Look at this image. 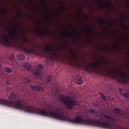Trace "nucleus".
I'll use <instances>...</instances> for the list:
<instances>
[{
	"instance_id": "1",
	"label": "nucleus",
	"mask_w": 129,
	"mask_h": 129,
	"mask_svg": "<svg viewBox=\"0 0 129 129\" xmlns=\"http://www.w3.org/2000/svg\"><path fill=\"white\" fill-rule=\"evenodd\" d=\"M43 50L44 52L48 53L47 54V57L44 61L46 65L53 66V65H54V59L57 57V52H58V49L56 48L54 50L52 45L48 44V46L44 47Z\"/></svg>"
},
{
	"instance_id": "2",
	"label": "nucleus",
	"mask_w": 129,
	"mask_h": 129,
	"mask_svg": "<svg viewBox=\"0 0 129 129\" xmlns=\"http://www.w3.org/2000/svg\"><path fill=\"white\" fill-rule=\"evenodd\" d=\"M59 100L62 103L65 104L66 107L70 110L73 109L75 106L78 105V101L77 100L72 99L69 96L64 97H63V95H60L59 96Z\"/></svg>"
},
{
	"instance_id": "3",
	"label": "nucleus",
	"mask_w": 129,
	"mask_h": 129,
	"mask_svg": "<svg viewBox=\"0 0 129 129\" xmlns=\"http://www.w3.org/2000/svg\"><path fill=\"white\" fill-rule=\"evenodd\" d=\"M53 80V78L51 76H48L46 77V80L44 81L42 83H41L42 81H38V82H35V85H31L30 88L34 90V91H39V92H43L44 91V85L46 83H50V82H52Z\"/></svg>"
},
{
	"instance_id": "4",
	"label": "nucleus",
	"mask_w": 129,
	"mask_h": 129,
	"mask_svg": "<svg viewBox=\"0 0 129 129\" xmlns=\"http://www.w3.org/2000/svg\"><path fill=\"white\" fill-rule=\"evenodd\" d=\"M107 73L108 74H110L112 75L113 78H116V75L113 74V73H119L120 78H118L117 80L119 83H123V84H127V73H118L116 69H113V70H111L110 71H107Z\"/></svg>"
},
{
	"instance_id": "5",
	"label": "nucleus",
	"mask_w": 129,
	"mask_h": 129,
	"mask_svg": "<svg viewBox=\"0 0 129 129\" xmlns=\"http://www.w3.org/2000/svg\"><path fill=\"white\" fill-rule=\"evenodd\" d=\"M70 52L71 53V57L69 56V55H68V54H66L65 56L66 59H67V60H73V59H75L76 61H75V64L76 65V66H77V67H81V66H82V63H81V61H78V58H76V57H75V55L76 54V52L74 51L73 50H70Z\"/></svg>"
},
{
	"instance_id": "6",
	"label": "nucleus",
	"mask_w": 129,
	"mask_h": 129,
	"mask_svg": "<svg viewBox=\"0 0 129 129\" xmlns=\"http://www.w3.org/2000/svg\"><path fill=\"white\" fill-rule=\"evenodd\" d=\"M1 38L4 40L3 42L0 39V44L4 46H8V47H12V42L10 41V37L9 36L2 35Z\"/></svg>"
},
{
	"instance_id": "7",
	"label": "nucleus",
	"mask_w": 129,
	"mask_h": 129,
	"mask_svg": "<svg viewBox=\"0 0 129 129\" xmlns=\"http://www.w3.org/2000/svg\"><path fill=\"white\" fill-rule=\"evenodd\" d=\"M22 50L26 54H33L34 55H38V51L35 48H29L28 47H22Z\"/></svg>"
},
{
	"instance_id": "8",
	"label": "nucleus",
	"mask_w": 129,
	"mask_h": 129,
	"mask_svg": "<svg viewBox=\"0 0 129 129\" xmlns=\"http://www.w3.org/2000/svg\"><path fill=\"white\" fill-rule=\"evenodd\" d=\"M19 37V32H18V29L16 26H14V28L12 29V32H10V38L11 40L16 41Z\"/></svg>"
},
{
	"instance_id": "9",
	"label": "nucleus",
	"mask_w": 129,
	"mask_h": 129,
	"mask_svg": "<svg viewBox=\"0 0 129 129\" xmlns=\"http://www.w3.org/2000/svg\"><path fill=\"white\" fill-rule=\"evenodd\" d=\"M102 64H105L106 66H107V64L104 61V59H101L100 61L98 60V61H96L94 63H92V68H94V69H98L102 67Z\"/></svg>"
},
{
	"instance_id": "10",
	"label": "nucleus",
	"mask_w": 129,
	"mask_h": 129,
	"mask_svg": "<svg viewBox=\"0 0 129 129\" xmlns=\"http://www.w3.org/2000/svg\"><path fill=\"white\" fill-rule=\"evenodd\" d=\"M43 69V65L39 64L37 68L33 71V75H40L42 72L41 70Z\"/></svg>"
},
{
	"instance_id": "11",
	"label": "nucleus",
	"mask_w": 129,
	"mask_h": 129,
	"mask_svg": "<svg viewBox=\"0 0 129 129\" xmlns=\"http://www.w3.org/2000/svg\"><path fill=\"white\" fill-rule=\"evenodd\" d=\"M36 29H37V30H35V34L36 35H40L42 37H44L45 35L49 36V33L46 32V30L44 29V31H41V28L40 27H36Z\"/></svg>"
},
{
	"instance_id": "12",
	"label": "nucleus",
	"mask_w": 129,
	"mask_h": 129,
	"mask_svg": "<svg viewBox=\"0 0 129 129\" xmlns=\"http://www.w3.org/2000/svg\"><path fill=\"white\" fill-rule=\"evenodd\" d=\"M119 91L120 95H122V96H123V97H125L126 98H129V89L126 90V93H123L121 88L119 89Z\"/></svg>"
},
{
	"instance_id": "13",
	"label": "nucleus",
	"mask_w": 129,
	"mask_h": 129,
	"mask_svg": "<svg viewBox=\"0 0 129 129\" xmlns=\"http://www.w3.org/2000/svg\"><path fill=\"white\" fill-rule=\"evenodd\" d=\"M21 81L24 84H30L31 83V79L28 77H25L22 78Z\"/></svg>"
},
{
	"instance_id": "14",
	"label": "nucleus",
	"mask_w": 129,
	"mask_h": 129,
	"mask_svg": "<svg viewBox=\"0 0 129 129\" xmlns=\"http://www.w3.org/2000/svg\"><path fill=\"white\" fill-rule=\"evenodd\" d=\"M23 67L24 69L26 70H31V69H32V66H31V64L28 62H25L23 65Z\"/></svg>"
},
{
	"instance_id": "15",
	"label": "nucleus",
	"mask_w": 129,
	"mask_h": 129,
	"mask_svg": "<svg viewBox=\"0 0 129 129\" xmlns=\"http://www.w3.org/2000/svg\"><path fill=\"white\" fill-rule=\"evenodd\" d=\"M9 98L10 100H15V99L17 98V94L14 93H11L9 97Z\"/></svg>"
},
{
	"instance_id": "16",
	"label": "nucleus",
	"mask_w": 129,
	"mask_h": 129,
	"mask_svg": "<svg viewBox=\"0 0 129 129\" xmlns=\"http://www.w3.org/2000/svg\"><path fill=\"white\" fill-rule=\"evenodd\" d=\"M17 58L18 60H24L25 59V55L22 53H19L17 55Z\"/></svg>"
},
{
	"instance_id": "17",
	"label": "nucleus",
	"mask_w": 129,
	"mask_h": 129,
	"mask_svg": "<svg viewBox=\"0 0 129 129\" xmlns=\"http://www.w3.org/2000/svg\"><path fill=\"white\" fill-rule=\"evenodd\" d=\"M23 37L22 41L25 43H29V38L27 37V35L25 34H22Z\"/></svg>"
},
{
	"instance_id": "18",
	"label": "nucleus",
	"mask_w": 129,
	"mask_h": 129,
	"mask_svg": "<svg viewBox=\"0 0 129 129\" xmlns=\"http://www.w3.org/2000/svg\"><path fill=\"white\" fill-rule=\"evenodd\" d=\"M85 29H87V31L89 34H90L91 35L92 34V32H93V28H90V27L87 26V27L85 28Z\"/></svg>"
},
{
	"instance_id": "19",
	"label": "nucleus",
	"mask_w": 129,
	"mask_h": 129,
	"mask_svg": "<svg viewBox=\"0 0 129 129\" xmlns=\"http://www.w3.org/2000/svg\"><path fill=\"white\" fill-rule=\"evenodd\" d=\"M5 71L8 73H11V72H13V70L9 67H7L5 68Z\"/></svg>"
},
{
	"instance_id": "20",
	"label": "nucleus",
	"mask_w": 129,
	"mask_h": 129,
	"mask_svg": "<svg viewBox=\"0 0 129 129\" xmlns=\"http://www.w3.org/2000/svg\"><path fill=\"white\" fill-rule=\"evenodd\" d=\"M78 77H79L80 79H79L77 81V83L78 84H82V83L83 82V81H82V80H81V77H80V76L78 75Z\"/></svg>"
},
{
	"instance_id": "21",
	"label": "nucleus",
	"mask_w": 129,
	"mask_h": 129,
	"mask_svg": "<svg viewBox=\"0 0 129 129\" xmlns=\"http://www.w3.org/2000/svg\"><path fill=\"white\" fill-rule=\"evenodd\" d=\"M66 36L67 37H68V38H72V36H73V34L71 33V32H67L66 33Z\"/></svg>"
},
{
	"instance_id": "22",
	"label": "nucleus",
	"mask_w": 129,
	"mask_h": 129,
	"mask_svg": "<svg viewBox=\"0 0 129 129\" xmlns=\"http://www.w3.org/2000/svg\"><path fill=\"white\" fill-rule=\"evenodd\" d=\"M100 95L103 100L105 101V100H106V97L104 95V94L102 93H100Z\"/></svg>"
},
{
	"instance_id": "23",
	"label": "nucleus",
	"mask_w": 129,
	"mask_h": 129,
	"mask_svg": "<svg viewBox=\"0 0 129 129\" xmlns=\"http://www.w3.org/2000/svg\"><path fill=\"white\" fill-rule=\"evenodd\" d=\"M89 111L91 112V113H94V114H96V110L92 109H90Z\"/></svg>"
},
{
	"instance_id": "24",
	"label": "nucleus",
	"mask_w": 129,
	"mask_h": 129,
	"mask_svg": "<svg viewBox=\"0 0 129 129\" xmlns=\"http://www.w3.org/2000/svg\"><path fill=\"white\" fill-rule=\"evenodd\" d=\"M51 96H52V98H55V97H57V94L55 92H52V93L51 94Z\"/></svg>"
},
{
	"instance_id": "25",
	"label": "nucleus",
	"mask_w": 129,
	"mask_h": 129,
	"mask_svg": "<svg viewBox=\"0 0 129 129\" xmlns=\"http://www.w3.org/2000/svg\"><path fill=\"white\" fill-rule=\"evenodd\" d=\"M70 45H69V44H68V43H64L63 44V47H65V48H67V49H68V48H69Z\"/></svg>"
},
{
	"instance_id": "26",
	"label": "nucleus",
	"mask_w": 129,
	"mask_h": 129,
	"mask_svg": "<svg viewBox=\"0 0 129 129\" xmlns=\"http://www.w3.org/2000/svg\"><path fill=\"white\" fill-rule=\"evenodd\" d=\"M2 14L3 15H4V16H5V15H6V14H8V12H7V11H6V9H5V8H3V10H2Z\"/></svg>"
},
{
	"instance_id": "27",
	"label": "nucleus",
	"mask_w": 129,
	"mask_h": 129,
	"mask_svg": "<svg viewBox=\"0 0 129 129\" xmlns=\"http://www.w3.org/2000/svg\"><path fill=\"white\" fill-rule=\"evenodd\" d=\"M100 50H105V51H106V52H108V49H107V47H100Z\"/></svg>"
},
{
	"instance_id": "28",
	"label": "nucleus",
	"mask_w": 129,
	"mask_h": 129,
	"mask_svg": "<svg viewBox=\"0 0 129 129\" xmlns=\"http://www.w3.org/2000/svg\"><path fill=\"white\" fill-rule=\"evenodd\" d=\"M14 54H11L9 55V59L11 61H13V60H14Z\"/></svg>"
},
{
	"instance_id": "29",
	"label": "nucleus",
	"mask_w": 129,
	"mask_h": 129,
	"mask_svg": "<svg viewBox=\"0 0 129 129\" xmlns=\"http://www.w3.org/2000/svg\"><path fill=\"white\" fill-rule=\"evenodd\" d=\"M124 30H126V31H129V27L128 26H123Z\"/></svg>"
},
{
	"instance_id": "30",
	"label": "nucleus",
	"mask_w": 129,
	"mask_h": 129,
	"mask_svg": "<svg viewBox=\"0 0 129 129\" xmlns=\"http://www.w3.org/2000/svg\"><path fill=\"white\" fill-rule=\"evenodd\" d=\"M113 48H118V45L117 43L114 44L113 45Z\"/></svg>"
},
{
	"instance_id": "31",
	"label": "nucleus",
	"mask_w": 129,
	"mask_h": 129,
	"mask_svg": "<svg viewBox=\"0 0 129 129\" xmlns=\"http://www.w3.org/2000/svg\"><path fill=\"white\" fill-rule=\"evenodd\" d=\"M107 3H108V5L109 7L112 6V4H111V3H110V1H107Z\"/></svg>"
},
{
	"instance_id": "32",
	"label": "nucleus",
	"mask_w": 129,
	"mask_h": 129,
	"mask_svg": "<svg viewBox=\"0 0 129 129\" xmlns=\"http://www.w3.org/2000/svg\"><path fill=\"white\" fill-rule=\"evenodd\" d=\"M101 21L102 22V23H105V19H101Z\"/></svg>"
},
{
	"instance_id": "33",
	"label": "nucleus",
	"mask_w": 129,
	"mask_h": 129,
	"mask_svg": "<svg viewBox=\"0 0 129 129\" xmlns=\"http://www.w3.org/2000/svg\"><path fill=\"white\" fill-rule=\"evenodd\" d=\"M6 84H7V85H11V83L8 81L6 82Z\"/></svg>"
},
{
	"instance_id": "34",
	"label": "nucleus",
	"mask_w": 129,
	"mask_h": 129,
	"mask_svg": "<svg viewBox=\"0 0 129 129\" xmlns=\"http://www.w3.org/2000/svg\"><path fill=\"white\" fill-rule=\"evenodd\" d=\"M85 19H87V20L88 19V16L85 15Z\"/></svg>"
},
{
	"instance_id": "35",
	"label": "nucleus",
	"mask_w": 129,
	"mask_h": 129,
	"mask_svg": "<svg viewBox=\"0 0 129 129\" xmlns=\"http://www.w3.org/2000/svg\"><path fill=\"white\" fill-rule=\"evenodd\" d=\"M18 15H19V16H22V13L21 12H18Z\"/></svg>"
},
{
	"instance_id": "36",
	"label": "nucleus",
	"mask_w": 129,
	"mask_h": 129,
	"mask_svg": "<svg viewBox=\"0 0 129 129\" xmlns=\"http://www.w3.org/2000/svg\"><path fill=\"white\" fill-rule=\"evenodd\" d=\"M98 2H99V3H100L101 4V3H102V0H98Z\"/></svg>"
},
{
	"instance_id": "37",
	"label": "nucleus",
	"mask_w": 129,
	"mask_h": 129,
	"mask_svg": "<svg viewBox=\"0 0 129 129\" xmlns=\"http://www.w3.org/2000/svg\"><path fill=\"white\" fill-rule=\"evenodd\" d=\"M42 3H43V4H47L46 1H42Z\"/></svg>"
},
{
	"instance_id": "38",
	"label": "nucleus",
	"mask_w": 129,
	"mask_h": 129,
	"mask_svg": "<svg viewBox=\"0 0 129 129\" xmlns=\"http://www.w3.org/2000/svg\"><path fill=\"white\" fill-rule=\"evenodd\" d=\"M63 48H61V47H59L58 48V50H59L60 51H61V50H62Z\"/></svg>"
},
{
	"instance_id": "39",
	"label": "nucleus",
	"mask_w": 129,
	"mask_h": 129,
	"mask_svg": "<svg viewBox=\"0 0 129 129\" xmlns=\"http://www.w3.org/2000/svg\"><path fill=\"white\" fill-rule=\"evenodd\" d=\"M126 67H127V68H129V64H127L126 65Z\"/></svg>"
},
{
	"instance_id": "40",
	"label": "nucleus",
	"mask_w": 129,
	"mask_h": 129,
	"mask_svg": "<svg viewBox=\"0 0 129 129\" xmlns=\"http://www.w3.org/2000/svg\"><path fill=\"white\" fill-rule=\"evenodd\" d=\"M121 20L122 21V23H123V19H121Z\"/></svg>"
},
{
	"instance_id": "41",
	"label": "nucleus",
	"mask_w": 129,
	"mask_h": 129,
	"mask_svg": "<svg viewBox=\"0 0 129 129\" xmlns=\"http://www.w3.org/2000/svg\"><path fill=\"white\" fill-rule=\"evenodd\" d=\"M106 30H107V29H106V28L104 29V31H106Z\"/></svg>"
},
{
	"instance_id": "42",
	"label": "nucleus",
	"mask_w": 129,
	"mask_h": 129,
	"mask_svg": "<svg viewBox=\"0 0 129 129\" xmlns=\"http://www.w3.org/2000/svg\"><path fill=\"white\" fill-rule=\"evenodd\" d=\"M43 16H44V17H46V14H44Z\"/></svg>"
},
{
	"instance_id": "43",
	"label": "nucleus",
	"mask_w": 129,
	"mask_h": 129,
	"mask_svg": "<svg viewBox=\"0 0 129 129\" xmlns=\"http://www.w3.org/2000/svg\"><path fill=\"white\" fill-rule=\"evenodd\" d=\"M79 12H80V13H81V10H79Z\"/></svg>"
},
{
	"instance_id": "44",
	"label": "nucleus",
	"mask_w": 129,
	"mask_h": 129,
	"mask_svg": "<svg viewBox=\"0 0 129 129\" xmlns=\"http://www.w3.org/2000/svg\"><path fill=\"white\" fill-rule=\"evenodd\" d=\"M35 23H38V21H35Z\"/></svg>"
},
{
	"instance_id": "45",
	"label": "nucleus",
	"mask_w": 129,
	"mask_h": 129,
	"mask_svg": "<svg viewBox=\"0 0 129 129\" xmlns=\"http://www.w3.org/2000/svg\"><path fill=\"white\" fill-rule=\"evenodd\" d=\"M122 17H123V18H125L124 16H123Z\"/></svg>"
},
{
	"instance_id": "46",
	"label": "nucleus",
	"mask_w": 129,
	"mask_h": 129,
	"mask_svg": "<svg viewBox=\"0 0 129 129\" xmlns=\"http://www.w3.org/2000/svg\"><path fill=\"white\" fill-rule=\"evenodd\" d=\"M53 87H54V88H56V87H55V86H54Z\"/></svg>"
},
{
	"instance_id": "47",
	"label": "nucleus",
	"mask_w": 129,
	"mask_h": 129,
	"mask_svg": "<svg viewBox=\"0 0 129 129\" xmlns=\"http://www.w3.org/2000/svg\"><path fill=\"white\" fill-rule=\"evenodd\" d=\"M76 39H77V37H75Z\"/></svg>"
},
{
	"instance_id": "48",
	"label": "nucleus",
	"mask_w": 129,
	"mask_h": 129,
	"mask_svg": "<svg viewBox=\"0 0 129 129\" xmlns=\"http://www.w3.org/2000/svg\"><path fill=\"white\" fill-rule=\"evenodd\" d=\"M1 63H0V68H1Z\"/></svg>"
},
{
	"instance_id": "49",
	"label": "nucleus",
	"mask_w": 129,
	"mask_h": 129,
	"mask_svg": "<svg viewBox=\"0 0 129 129\" xmlns=\"http://www.w3.org/2000/svg\"><path fill=\"white\" fill-rule=\"evenodd\" d=\"M110 26H112V24H111V25H110Z\"/></svg>"
},
{
	"instance_id": "50",
	"label": "nucleus",
	"mask_w": 129,
	"mask_h": 129,
	"mask_svg": "<svg viewBox=\"0 0 129 129\" xmlns=\"http://www.w3.org/2000/svg\"><path fill=\"white\" fill-rule=\"evenodd\" d=\"M62 40L63 41V38H62Z\"/></svg>"
},
{
	"instance_id": "51",
	"label": "nucleus",
	"mask_w": 129,
	"mask_h": 129,
	"mask_svg": "<svg viewBox=\"0 0 129 129\" xmlns=\"http://www.w3.org/2000/svg\"><path fill=\"white\" fill-rule=\"evenodd\" d=\"M50 18H51V16H49Z\"/></svg>"
},
{
	"instance_id": "52",
	"label": "nucleus",
	"mask_w": 129,
	"mask_h": 129,
	"mask_svg": "<svg viewBox=\"0 0 129 129\" xmlns=\"http://www.w3.org/2000/svg\"><path fill=\"white\" fill-rule=\"evenodd\" d=\"M124 40H126V39H124Z\"/></svg>"
},
{
	"instance_id": "53",
	"label": "nucleus",
	"mask_w": 129,
	"mask_h": 129,
	"mask_svg": "<svg viewBox=\"0 0 129 129\" xmlns=\"http://www.w3.org/2000/svg\"><path fill=\"white\" fill-rule=\"evenodd\" d=\"M86 70H88V69H87Z\"/></svg>"
},
{
	"instance_id": "54",
	"label": "nucleus",
	"mask_w": 129,
	"mask_h": 129,
	"mask_svg": "<svg viewBox=\"0 0 129 129\" xmlns=\"http://www.w3.org/2000/svg\"><path fill=\"white\" fill-rule=\"evenodd\" d=\"M129 2V0H127Z\"/></svg>"
}]
</instances>
